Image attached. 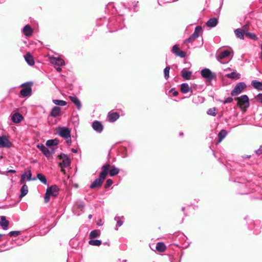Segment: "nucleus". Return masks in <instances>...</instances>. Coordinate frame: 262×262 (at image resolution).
<instances>
[{
	"label": "nucleus",
	"mask_w": 262,
	"mask_h": 262,
	"mask_svg": "<svg viewBox=\"0 0 262 262\" xmlns=\"http://www.w3.org/2000/svg\"><path fill=\"white\" fill-rule=\"evenodd\" d=\"M8 172L15 173V172H16V171L13 169H10V170H8Z\"/></svg>",
	"instance_id": "nucleus-56"
},
{
	"label": "nucleus",
	"mask_w": 262,
	"mask_h": 262,
	"mask_svg": "<svg viewBox=\"0 0 262 262\" xmlns=\"http://www.w3.org/2000/svg\"><path fill=\"white\" fill-rule=\"evenodd\" d=\"M192 101L195 103H202L204 101V99L202 97L197 96L193 98Z\"/></svg>",
	"instance_id": "nucleus-39"
},
{
	"label": "nucleus",
	"mask_w": 262,
	"mask_h": 262,
	"mask_svg": "<svg viewBox=\"0 0 262 262\" xmlns=\"http://www.w3.org/2000/svg\"><path fill=\"white\" fill-rule=\"evenodd\" d=\"M20 197L23 198L25 196L28 192V188L27 185L24 184L23 185L21 189H20Z\"/></svg>",
	"instance_id": "nucleus-30"
},
{
	"label": "nucleus",
	"mask_w": 262,
	"mask_h": 262,
	"mask_svg": "<svg viewBox=\"0 0 262 262\" xmlns=\"http://www.w3.org/2000/svg\"><path fill=\"white\" fill-rule=\"evenodd\" d=\"M50 62L52 64L58 67H60L64 64V60L59 57H50Z\"/></svg>",
	"instance_id": "nucleus-11"
},
{
	"label": "nucleus",
	"mask_w": 262,
	"mask_h": 262,
	"mask_svg": "<svg viewBox=\"0 0 262 262\" xmlns=\"http://www.w3.org/2000/svg\"><path fill=\"white\" fill-rule=\"evenodd\" d=\"M113 184V181L111 179H107L106 182V184L105 185V187L106 188L109 187L111 186Z\"/></svg>",
	"instance_id": "nucleus-45"
},
{
	"label": "nucleus",
	"mask_w": 262,
	"mask_h": 262,
	"mask_svg": "<svg viewBox=\"0 0 262 262\" xmlns=\"http://www.w3.org/2000/svg\"><path fill=\"white\" fill-rule=\"evenodd\" d=\"M20 232L18 231H13L9 233V235L10 236H17L19 235Z\"/></svg>",
	"instance_id": "nucleus-43"
},
{
	"label": "nucleus",
	"mask_w": 262,
	"mask_h": 262,
	"mask_svg": "<svg viewBox=\"0 0 262 262\" xmlns=\"http://www.w3.org/2000/svg\"><path fill=\"white\" fill-rule=\"evenodd\" d=\"M89 244L90 245H92V246H100L102 242H101V241L99 240V239H91L89 242Z\"/></svg>",
	"instance_id": "nucleus-33"
},
{
	"label": "nucleus",
	"mask_w": 262,
	"mask_h": 262,
	"mask_svg": "<svg viewBox=\"0 0 262 262\" xmlns=\"http://www.w3.org/2000/svg\"><path fill=\"white\" fill-rule=\"evenodd\" d=\"M256 98L258 100V101L262 103V94H259L256 96Z\"/></svg>",
	"instance_id": "nucleus-53"
},
{
	"label": "nucleus",
	"mask_w": 262,
	"mask_h": 262,
	"mask_svg": "<svg viewBox=\"0 0 262 262\" xmlns=\"http://www.w3.org/2000/svg\"><path fill=\"white\" fill-rule=\"evenodd\" d=\"M97 224L99 225V226H101L102 225V224H100V222H99V223H97Z\"/></svg>",
	"instance_id": "nucleus-61"
},
{
	"label": "nucleus",
	"mask_w": 262,
	"mask_h": 262,
	"mask_svg": "<svg viewBox=\"0 0 262 262\" xmlns=\"http://www.w3.org/2000/svg\"><path fill=\"white\" fill-rule=\"evenodd\" d=\"M251 85L255 89L258 91H262V82L256 80H254L252 81Z\"/></svg>",
	"instance_id": "nucleus-21"
},
{
	"label": "nucleus",
	"mask_w": 262,
	"mask_h": 262,
	"mask_svg": "<svg viewBox=\"0 0 262 262\" xmlns=\"http://www.w3.org/2000/svg\"><path fill=\"white\" fill-rule=\"evenodd\" d=\"M26 173H24L23 174L21 175V179L20 180V184H23L26 180Z\"/></svg>",
	"instance_id": "nucleus-49"
},
{
	"label": "nucleus",
	"mask_w": 262,
	"mask_h": 262,
	"mask_svg": "<svg viewBox=\"0 0 262 262\" xmlns=\"http://www.w3.org/2000/svg\"><path fill=\"white\" fill-rule=\"evenodd\" d=\"M1 221L0 225L4 230H7L9 225V221L6 220V218L4 216H0Z\"/></svg>",
	"instance_id": "nucleus-14"
},
{
	"label": "nucleus",
	"mask_w": 262,
	"mask_h": 262,
	"mask_svg": "<svg viewBox=\"0 0 262 262\" xmlns=\"http://www.w3.org/2000/svg\"><path fill=\"white\" fill-rule=\"evenodd\" d=\"M70 100L77 106L78 110H80L81 107V104L80 100L77 97L70 96Z\"/></svg>",
	"instance_id": "nucleus-17"
},
{
	"label": "nucleus",
	"mask_w": 262,
	"mask_h": 262,
	"mask_svg": "<svg viewBox=\"0 0 262 262\" xmlns=\"http://www.w3.org/2000/svg\"><path fill=\"white\" fill-rule=\"evenodd\" d=\"M56 70L58 72H60L61 71V68L60 67H58L56 68Z\"/></svg>",
	"instance_id": "nucleus-57"
},
{
	"label": "nucleus",
	"mask_w": 262,
	"mask_h": 262,
	"mask_svg": "<svg viewBox=\"0 0 262 262\" xmlns=\"http://www.w3.org/2000/svg\"><path fill=\"white\" fill-rule=\"evenodd\" d=\"M37 179H38L40 182H41L43 184H47V179H46V178L45 177V176H43V174H41V173H38L37 174Z\"/></svg>",
	"instance_id": "nucleus-36"
},
{
	"label": "nucleus",
	"mask_w": 262,
	"mask_h": 262,
	"mask_svg": "<svg viewBox=\"0 0 262 262\" xmlns=\"http://www.w3.org/2000/svg\"><path fill=\"white\" fill-rule=\"evenodd\" d=\"M202 30V27L200 26H198L195 27L193 33L191 35L192 37L197 38L199 36V33Z\"/></svg>",
	"instance_id": "nucleus-31"
},
{
	"label": "nucleus",
	"mask_w": 262,
	"mask_h": 262,
	"mask_svg": "<svg viewBox=\"0 0 262 262\" xmlns=\"http://www.w3.org/2000/svg\"><path fill=\"white\" fill-rule=\"evenodd\" d=\"M233 101V99L231 97H228L224 102V104L231 103Z\"/></svg>",
	"instance_id": "nucleus-50"
},
{
	"label": "nucleus",
	"mask_w": 262,
	"mask_h": 262,
	"mask_svg": "<svg viewBox=\"0 0 262 262\" xmlns=\"http://www.w3.org/2000/svg\"><path fill=\"white\" fill-rule=\"evenodd\" d=\"M93 128L98 133H101L103 128L102 124L98 121H95L92 124Z\"/></svg>",
	"instance_id": "nucleus-13"
},
{
	"label": "nucleus",
	"mask_w": 262,
	"mask_h": 262,
	"mask_svg": "<svg viewBox=\"0 0 262 262\" xmlns=\"http://www.w3.org/2000/svg\"><path fill=\"white\" fill-rule=\"evenodd\" d=\"M123 217L116 216L115 217V221L117 222V226L120 227L123 224V221L121 220Z\"/></svg>",
	"instance_id": "nucleus-38"
},
{
	"label": "nucleus",
	"mask_w": 262,
	"mask_h": 262,
	"mask_svg": "<svg viewBox=\"0 0 262 262\" xmlns=\"http://www.w3.org/2000/svg\"><path fill=\"white\" fill-rule=\"evenodd\" d=\"M23 32L25 36H30L32 34L33 30L29 25H26L23 29Z\"/></svg>",
	"instance_id": "nucleus-18"
},
{
	"label": "nucleus",
	"mask_w": 262,
	"mask_h": 262,
	"mask_svg": "<svg viewBox=\"0 0 262 262\" xmlns=\"http://www.w3.org/2000/svg\"><path fill=\"white\" fill-rule=\"evenodd\" d=\"M207 114L212 116H215L216 114V108L215 107H213L209 109L207 111Z\"/></svg>",
	"instance_id": "nucleus-41"
},
{
	"label": "nucleus",
	"mask_w": 262,
	"mask_h": 262,
	"mask_svg": "<svg viewBox=\"0 0 262 262\" xmlns=\"http://www.w3.org/2000/svg\"><path fill=\"white\" fill-rule=\"evenodd\" d=\"M226 76L231 79H238L241 77V74L237 72H233L231 73L226 74Z\"/></svg>",
	"instance_id": "nucleus-24"
},
{
	"label": "nucleus",
	"mask_w": 262,
	"mask_h": 262,
	"mask_svg": "<svg viewBox=\"0 0 262 262\" xmlns=\"http://www.w3.org/2000/svg\"><path fill=\"white\" fill-rule=\"evenodd\" d=\"M57 133L60 136L64 138L71 135L70 130L66 127H59L57 128Z\"/></svg>",
	"instance_id": "nucleus-9"
},
{
	"label": "nucleus",
	"mask_w": 262,
	"mask_h": 262,
	"mask_svg": "<svg viewBox=\"0 0 262 262\" xmlns=\"http://www.w3.org/2000/svg\"><path fill=\"white\" fill-rule=\"evenodd\" d=\"M66 140L67 143L68 145H71L72 141H71V135L67 137V138H64Z\"/></svg>",
	"instance_id": "nucleus-52"
},
{
	"label": "nucleus",
	"mask_w": 262,
	"mask_h": 262,
	"mask_svg": "<svg viewBox=\"0 0 262 262\" xmlns=\"http://www.w3.org/2000/svg\"><path fill=\"white\" fill-rule=\"evenodd\" d=\"M161 0H160V1H159L158 2L159 4L160 5H162V4L161 3Z\"/></svg>",
	"instance_id": "nucleus-59"
},
{
	"label": "nucleus",
	"mask_w": 262,
	"mask_h": 262,
	"mask_svg": "<svg viewBox=\"0 0 262 262\" xmlns=\"http://www.w3.org/2000/svg\"><path fill=\"white\" fill-rule=\"evenodd\" d=\"M179 51H180V50L178 46L177 45H174L172 47V52L173 53L176 54Z\"/></svg>",
	"instance_id": "nucleus-47"
},
{
	"label": "nucleus",
	"mask_w": 262,
	"mask_h": 262,
	"mask_svg": "<svg viewBox=\"0 0 262 262\" xmlns=\"http://www.w3.org/2000/svg\"><path fill=\"white\" fill-rule=\"evenodd\" d=\"M246 88V84L243 82L238 83L234 89L231 91V95L232 96H236L240 93Z\"/></svg>",
	"instance_id": "nucleus-5"
},
{
	"label": "nucleus",
	"mask_w": 262,
	"mask_h": 262,
	"mask_svg": "<svg viewBox=\"0 0 262 262\" xmlns=\"http://www.w3.org/2000/svg\"><path fill=\"white\" fill-rule=\"evenodd\" d=\"M110 167V164H106L103 165L102 167V171L100 173V178L96 179L90 185L91 189L98 188L100 187L103 181L106 178V176L108 173L109 168Z\"/></svg>",
	"instance_id": "nucleus-1"
},
{
	"label": "nucleus",
	"mask_w": 262,
	"mask_h": 262,
	"mask_svg": "<svg viewBox=\"0 0 262 262\" xmlns=\"http://www.w3.org/2000/svg\"><path fill=\"white\" fill-rule=\"evenodd\" d=\"M156 249L159 252H163L166 249V246L164 243L162 242H159L156 245Z\"/></svg>",
	"instance_id": "nucleus-29"
},
{
	"label": "nucleus",
	"mask_w": 262,
	"mask_h": 262,
	"mask_svg": "<svg viewBox=\"0 0 262 262\" xmlns=\"http://www.w3.org/2000/svg\"><path fill=\"white\" fill-rule=\"evenodd\" d=\"M25 173H26V179H27V181H31V180H36V178L31 179L32 173H31V170H29L27 172H26Z\"/></svg>",
	"instance_id": "nucleus-42"
},
{
	"label": "nucleus",
	"mask_w": 262,
	"mask_h": 262,
	"mask_svg": "<svg viewBox=\"0 0 262 262\" xmlns=\"http://www.w3.org/2000/svg\"><path fill=\"white\" fill-rule=\"evenodd\" d=\"M61 108L58 106H54L50 112V115L53 117H56L60 115Z\"/></svg>",
	"instance_id": "nucleus-16"
},
{
	"label": "nucleus",
	"mask_w": 262,
	"mask_h": 262,
	"mask_svg": "<svg viewBox=\"0 0 262 262\" xmlns=\"http://www.w3.org/2000/svg\"><path fill=\"white\" fill-rule=\"evenodd\" d=\"M230 54V51L228 50L221 51L217 56V59L221 63H224L225 62L222 61L223 59L228 58Z\"/></svg>",
	"instance_id": "nucleus-10"
},
{
	"label": "nucleus",
	"mask_w": 262,
	"mask_h": 262,
	"mask_svg": "<svg viewBox=\"0 0 262 262\" xmlns=\"http://www.w3.org/2000/svg\"><path fill=\"white\" fill-rule=\"evenodd\" d=\"M59 143V141L56 139L49 140L46 142L47 146L51 148V146L57 145Z\"/></svg>",
	"instance_id": "nucleus-27"
},
{
	"label": "nucleus",
	"mask_w": 262,
	"mask_h": 262,
	"mask_svg": "<svg viewBox=\"0 0 262 262\" xmlns=\"http://www.w3.org/2000/svg\"><path fill=\"white\" fill-rule=\"evenodd\" d=\"M246 36H247L248 38L254 40H256L258 39V37H257V36L253 33L248 32L246 35Z\"/></svg>",
	"instance_id": "nucleus-37"
},
{
	"label": "nucleus",
	"mask_w": 262,
	"mask_h": 262,
	"mask_svg": "<svg viewBox=\"0 0 262 262\" xmlns=\"http://www.w3.org/2000/svg\"><path fill=\"white\" fill-rule=\"evenodd\" d=\"M92 217V215H89V219H91Z\"/></svg>",
	"instance_id": "nucleus-60"
},
{
	"label": "nucleus",
	"mask_w": 262,
	"mask_h": 262,
	"mask_svg": "<svg viewBox=\"0 0 262 262\" xmlns=\"http://www.w3.org/2000/svg\"><path fill=\"white\" fill-rule=\"evenodd\" d=\"M119 172V169L113 166L112 169L110 170V175L111 177H113L116 174H117Z\"/></svg>",
	"instance_id": "nucleus-34"
},
{
	"label": "nucleus",
	"mask_w": 262,
	"mask_h": 262,
	"mask_svg": "<svg viewBox=\"0 0 262 262\" xmlns=\"http://www.w3.org/2000/svg\"><path fill=\"white\" fill-rule=\"evenodd\" d=\"M119 115L117 113H109L107 117L110 122H115L119 118Z\"/></svg>",
	"instance_id": "nucleus-22"
},
{
	"label": "nucleus",
	"mask_w": 262,
	"mask_h": 262,
	"mask_svg": "<svg viewBox=\"0 0 262 262\" xmlns=\"http://www.w3.org/2000/svg\"><path fill=\"white\" fill-rule=\"evenodd\" d=\"M53 102L57 105L64 106L67 104V102L63 100L54 99Z\"/></svg>",
	"instance_id": "nucleus-35"
},
{
	"label": "nucleus",
	"mask_w": 262,
	"mask_h": 262,
	"mask_svg": "<svg viewBox=\"0 0 262 262\" xmlns=\"http://www.w3.org/2000/svg\"><path fill=\"white\" fill-rule=\"evenodd\" d=\"M97 224L99 225V226H101L102 225V224H100V222H99V223H97Z\"/></svg>",
	"instance_id": "nucleus-62"
},
{
	"label": "nucleus",
	"mask_w": 262,
	"mask_h": 262,
	"mask_svg": "<svg viewBox=\"0 0 262 262\" xmlns=\"http://www.w3.org/2000/svg\"><path fill=\"white\" fill-rule=\"evenodd\" d=\"M25 59L28 64L33 66L34 64L33 57L30 53H27L24 56Z\"/></svg>",
	"instance_id": "nucleus-20"
},
{
	"label": "nucleus",
	"mask_w": 262,
	"mask_h": 262,
	"mask_svg": "<svg viewBox=\"0 0 262 262\" xmlns=\"http://www.w3.org/2000/svg\"><path fill=\"white\" fill-rule=\"evenodd\" d=\"M201 76L207 79L209 82H211L216 77L215 73L212 72L209 69L205 68L201 71Z\"/></svg>",
	"instance_id": "nucleus-4"
},
{
	"label": "nucleus",
	"mask_w": 262,
	"mask_h": 262,
	"mask_svg": "<svg viewBox=\"0 0 262 262\" xmlns=\"http://www.w3.org/2000/svg\"><path fill=\"white\" fill-rule=\"evenodd\" d=\"M11 144L5 136L0 137V148L9 147Z\"/></svg>",
	"instance_id": "nucleus-12"
},
{
	"label": "nucleus",
	"mask_w": 262,
	"mask_h": 262,
	"mask_svg": "<svg viewBox=\"0 0 262 262\" xmlns=\"http://www.w3.org/2000/svg\"><path fill=\"white\" fill-rule=\"evenodd\" d=\"M100 235V231L98 230H94L92 231L89 235L90 238L93 239L99 237Z\"/></svg>",
	"instance_id": "nucleus-28"
},
{
	"label": "nucleus",
	"mask_w": 262,
	"mask_h": 262,
	"mask_svg": "<svg viewBox=\"0 0 262 262\" xmlns=\"http://www.w3.org/2000/svg\"><path fill=\"white\" fill-rule=\"evenodd\" d=\"M240 29L243 31V33L244 34H245V35L248 32L246 26H244L242 28Z\"/></svg>",
	"instance_id": "nucleus-51"
},
{
	"label": "nucleus",
	"mask_w": 262,
	"mask_h": 262,
	"mask_svg": "<svg viewBox=\"0 0 262 262\" xmlns=\"http://www.w3.org/2000/svg\"><path fill=\"white\" fill-rule=\"evenodd\" d=\"M21 86H24L20 92V94L23 97H27L31 95V85L28 83H24L21 85Z\"/></svg>",
	"instance_id": "nucleus-7"
},
{
	"label": "nucleus",
	"mask_w": 262,
	"mask_h": 262,
	"mask_svg": "<svg viewBox=\"0 0 262 262\" xmlns=\"http://www.w3.org/2000/svg\"><path fill=\"white\" fill-rule=\"evenodd\" d=\"M75 207L81 209L83 208L84 204L82 202H77L76 204H75Z\"/></svg>",
	"instance_id": "nucleus-46"
},
{
	"label": "nucleus",
	"mask_w": 262,
	"mask_h": 262,
	"mask_svg": "<svg viewBox=\"0 0 262 262\" xmlns=\"http://www.w3.org/2000/svg\"><path fill=\"white\" fill-rule=\"evenodd\" d=\"M169 71H170V67L168 66L166 67L164 69V77L166 79H167L169 77Z\"/></svg>",
	"instance_id": "nucleus-40"
},
{
	"label": "nucleus",
	"mask_w": 262,
	"mask_h": 262,
	"mask_svg": "<svg viewBox=\"0 0 262 262\" xmlns=\"http://www.w3.org/2000/svg\"><path fill=\"white\" fill-rule=\"evenodd\" d=\"M170 92L172 94L173 96H177L178 94V92L176 91L174 89H172L170 90Z\"/></svg>",
	"instance_id": "nucleus-55"
},
{
	"label": "nucleus",
	"mask_w": 262,
	"mask_h": 262,
	"mask_svg": "<svg viewBox=\"0 0 262 262\" xmlns=\"http://www.w3.org/2000/svg\"><path fill=\"white\" fill-rule=\"evenodd\" d=\"M72 151L74 153H76L77 152V149H74V148H72Z\"/></svg>",
	"instance_id": "nucleus-58"
},
{
	"label": "nucleus",
	"mask_w": 262,
	"mask_h": 262,
	"mask_svg": "<svg viewBox=\"0 0 262 262\" xmlns=\"http://www.w3.org/2000/svg\"><path fill=\"white\" fill-rule=\"evenodd\" d=\"M181 73L182 76L184 79L186 80H189L190 79V77L192 74V73L190 71H186L185 69H183Z\"/></svg>",
	"instance_id": "nucleus-26"
},
{
	"label": "nucleus",
	"mask_w": 262,
	"mask_h": 262,
	"mask_svg": "<svg viewBox=\"0 0 262 262\" xmlns=\"http://www.w3.org/2000/svg\"><path fill=\"white\" fill-rule=\"evenodd\" d=\"M255 152L258 155H260L262 154V146H260L259 149L255 151Z\"/></svg>",
	"instance_id": "nucleus-54"
},
{
	"label": "nucleus",
	"mask_w": 262,
	"mask_h": 262,
	"mask_svg": "<svg viewBox=\"0 0 262 262\" xmlns=\"http://www.w3.org/2000/svg\"><path fill=\"white\" fill-rule=\"evenodd\" d=\"M181 91L182 93L186 94L188 92H192L191 87L189 86V85L186 83H182L181 85Z\"/></svg>",
	"instance_id": "nucleus-15"
},
{
	"label": "nucleus",
	"mask_w": 262,
	"mask_h": 262,
	"mask_svg": "<svg viewBox=\"0 0 262 262\" xmlns=\"http://www.w3.org/2000/svg\"><path fill=\"white\" fill-rule=\"evenodd\" d=\"M125 261H126V260L124 261V262H125Z\"/></svg>",
	"instance_id": "nucleus-63"
},
{
	"label": "nucleus",
	"mask_w": 262,
	"mask_h": 262,
	"mask_svg": "<svg viewBox=\"0 0 262 262\" xmlns=\"http://www.w3.org/2000/svg\"><path fill=\"white\" fill-rule=\"evenodd\" d=\"M60 159L62 160V162L60 163V166L61 167L62 171L64 172V170L63 169V168H66L70 165L71 160L69 157L64 154H61L59 156Z\"/></svg>",
	"instance_id": "nucleus-6"
},
{
	"label": "nucleus",
	"mask_w": 262,
	"mask_h": 262,
	"mask_svg": "<svg viewBox=\"0 0 262 262\" xmlns=\"http://www.w3.org/2000/svg\"><path fill=\"white\" fill-rule=\"evenodd\" d=\"M37 147L46 157H50L54 153V150L52 148H47L43 144H38Z\"/></svg>",
	"instance_id": "nucleus-8"
},
{
	"label": "nucleus",
	"mask_w": 262,
	"mask_h": 262,
	"mask_svg": "<svg viewBox=\"0 0 262 262\" xmlns=\"http://www.w3.org/2000/svg\"><path fill=\"white\" fill-rule=\"evenodd\" d=\"M237 101V105L243 111L245 112L249 107V99L246 95H243L235 99Z\"/></svg>",
	"instance_id": "nucleus-2"
},
{
	"label": "nucleus",
	"mask_w": 262,
	"mask_h": 262,
	"mask_svg": "<svg viewBox=\"0 0 262 262\" xmlns=\"http://www.w3.org/2000/svg\"><path fill=\"white\" fill-rule=\"evenodd\" d=\"M175 54L182 58H184L186 56L185 52L180 50L177 52Z\"/></svg>",
	"instance_id": "nucleus-44"
},
{
	"label": "nucleus",
	"mask_w": 262,
	"mask_h": 262,
	"mask_svg": "<svg viewBox=\"0 0 262 262\" xmlns=\"http://www.w3.org/2000/svg\"><path fill=\"white\" fill-rule=\"evenodd\" d=\"M234 32L236 37L243 40L244 39L245 34H244L243 31L241 29H236Z\"/></svg>",
	"instance_id": "nucleus-25"
},
{
	"label": "nucleus",
	"mask_w": 262,
	"mask_h": 262,
	"mask_svg": "<svg viewBox=\"0 0 262 262\" xmlns=\"http://www.w3.org/2000/svg\"><path fill=\"white\" fill-rule=\"evenodd\" d=\"M58 188L56 185H53L47 189L45 196V202L48 203L50 200V196H56L58 194Z\"/></svg>",
	"instance_id": "nucleus-3"
},
{
	"label": "nucleus",
	"mask_w": 262,
	"mask_h": 262,
	"mask_svg": "<svg viewBox=\"0 0 262 262\" xmlns=\"http://www.w3.org/2000/svg\"><path fill=\"white\" fill-rule=\"evenodd\" d=\"M217 24V19L216 18L209 19L206 23V25L209 27H214Z\"/></svg>",
	"instance_id": "nucleus-23"
},
{
	"label": "nucleus",
	"mask_w": 262,
	"mask_h": 262,
	"mask_svg": "<svg viewBox=\"0 0 262 262\" xmlns=\"http://www.w3.org/2000/svg\"><path fill=\"white\" fill-rule=\"evenodd\" d=\"M11 119L14 123H18L23 120V117L19 113H16L13 115Z\"/></svg>",
	"instance_id": "nucleus-19"
},
{
	"label": "nucleus",
	"mask_w": 262,
	"mask_h": 262,
	"mask_svg": "<svg viewBox=\"0 0 262 262\" xmlns=\"http://www.w3.org/2000/svg\"><path fill=\"white\" fill-rule=\"evenodd\" d=\"M227 133L226 130L222 129L219 133L218 136L219 138V142H220L222 141V140L226 136Z\"/></svg>",
	"instance_id": "nucleus-32"
},
{
	"label": "nucleus",
	"mask_w": 262,
	"mask_h": 262,
	"mask_svg": "<svg viewBox=\"0 0 262 262\" xmlns=\"http://www.w3.org/2000/svg\"><path fill=\"white\" fill-rule=\"evenodd\" d=\"M195 39L196 38L192 37V36L191 35L188 39H186L184 41V42L185 43L190 42H192V41H193L194 40H195Z\"/></svg>",
	"instance_id": "nucleus-48"
}]
</instances>
